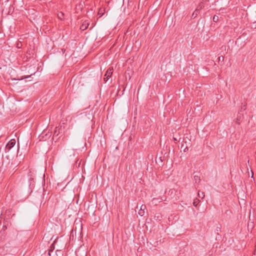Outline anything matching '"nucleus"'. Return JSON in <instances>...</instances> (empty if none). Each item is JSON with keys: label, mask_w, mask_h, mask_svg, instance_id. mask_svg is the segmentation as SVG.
I'll return each instance as SVG.
<instances>
[{"label": "nucleus", "mask_w": 256, "mask_h": 256, "mask_svg": "<svg viewBox=\"0 0 256 256\" xmlns=\"http://www.w3.org/2000/svg\"><path fill=\"white\" fill-rule=\"evenodd\" d=\"M212 20L214 22H218V16L217 15H214Z\"/></svg>", "instance_id": "obj_11"}, {"label": "nucleus", "mask_w": 256, "mask_h": 256, "mask_svg": "<svg viewBox=\"0 0 256 256\" xmlns=\"http://www.w3.org/2000/svg\"><path fill=\"white\" fill-rule=\"evenodd\" d=\"M194 180L196 183H198L200 181V176H194Z\"/></svg>", "instance_id": "obj_10"}, {"label": "nucleus", "mask_w": 256, "mask_h": 256, "mask_svg": "<svg viewBox=\"0 0 256 256\" xmlns=\"http://www.w3.org/2000/svg\"><path fill=\"white\" fill-rule=\"evenodd\" d=\"M22 44L20 42H18L17 43V44H16V47L18 48H22Z\"/></svg>", "instance_id": "obj_16"}, {"label": "nucleus", "mask_w": 256, "mask_h": 256, "mask_svg": "<svg viewBox=\"0 0 256 256\" xmlns=\"http://www.w3.org/2000/svg\"><path fill=\"white\" fill-rule=\"evenodd\" d=\"M200 9H198V8H197L194 11V12L192 13V18H196V16H198V14L200 13Z\"/></svg>", "instance_id": "obj_5"}, {"label": "nucleus", "mask_w": 256, "mask_h": 256, "mask_svg": "<svg viewBox=\"0 0 256 256\" xmlns=\"http://www.w3.org/2000/svg\"><path fill=\"white\" fill-rule=\"evenodd\" d=\"M221 58V56H220V57H219V60H222V58Z\"/></svg>", "instance_id": "obj_20"}, {"label": "nucleus", "mask_w": 256, "mask_h": 256, "mask_svg": "<svg viewBox=\"0 0 256 256\" xmlns=\"http://www.w3.org/2000/svg\"><path fill=\"white\" fill-rule=\"evenodd\" d=\"M146 205L142 204L140 206V209L139 210V211H138V214L140 216H144V210L146 209Z\"/></svg>", "instance_id": "obj_4"}, {"label": "nucleus", "mask_w": 256, "mask_h": 256, "mask_svg": "<svg viewBox=\"0 0 256 256\" xmlns=\"http://www.w3.org/2000/svg\"><path fill=\"white\" fill-rule=\"evenodd\" d=\"M242 116L241 115L240 112H238V114L236 120V122L239 124H240V122L242 120Z\"/></svg>", "instance_id": "obj_6"}, {"label": "nucleus", "mask_w": 256, "mask_h": 256, "mask_svg": "<svg viewBox=\"0 0 256 256\" xmlns=\"http://www.w3.org/2000/svg\"><path fill=\"white\" fill-rule=\"evenodd\" d=\"M74 230H72L70 236V238H72V240L74 239L75 235L74 236Z\"/></svg>", "instance_id": "obj_14"}, {"label": "nucleus", "mask_w": 256, "mask_h": 256, "mask_svg": "<svg viewBox=\"0 0 256 256\" xmlns=\"http://www.w3.org/2000/svg\"><path fill=\"white\" fill-rule=\"evenodd\" d=\"M219 230H220V228H218L216 229V231L218 232Z\"/></svg>", "instance_id": "obj_19"}, {"label": "nucleus", "mask_w": 256, "mask_h": 256, "mask_svg": "<svg viewBox=\"0 0 256 256\" xmlns=\"http://www.w3.org/2000/svg\"><path fill=\"white\" fill-rule=\"evenodd\" d=\"M64 16V14L62 13V12H60V14H58V16L60 18L62 19V17L61 16Z\"/></svg>", "instance_id": "obj_17"}, {"label": "nucleus", "mask_w": 256, "mask_h": 256, "mask_svg": "<svg viewBox=\"0 0 256 256\" xmlns=\"http://www.w3.org/2000/svg\"><path fill=\"white\" fill-rule=\"evenodd\" d=\"M112 69H111V68H108L106 72V74H105L104 75V79L106 80V81L109 79V78H110L112 74Z\"/></svg>", "instance_id": "obj_2"}, {"label": "nucleus", "mask_w": 256, "mask_h": 256, "mask_svg": "<svg viewBox=\"0 0 256 256\" xmlns=\"http://www.w3.org/2000/svg\"><path fill=\"white\" fill-rule=\"evenodd\" d=\"M80 162H79L78 164V166H80Z\"/></svg>", "instance_id": "obj_25"}, {"label": "nucleus", "mask_w": 256, "mask_h": 256, "mask_svg": "<svg viewBox=\"0 0 256 256\" xmlns=\"http://www.w3.org/2000/svg\"><path fill=\"white\" fill-rule=\"evenodd\" d=\"M186 149H188V148H186L184 150V152H186Z\"/></svg>", "instance_id": "obj_24"}, {"label": "nucleus", "mask_w": 256, "mask_h": 256, "mask_svg": "<svg viewBox=\"0 0 256 256\" xmlns=\"http://www.w3.org/2000/svg\"><path fill=\"white\" fill-rule=\"evenodd\" d=\"M16 144V140L14 139L10 140L6 144L5 148L6 152H8Z\"/></svg>", "instance_id": "obj_1"}, {"label": "nucleus", "mask_w": 256, "mask_h": 256, "mask_svg": "<svg viewBox=\"0 0 256 256\" xmlns=\"http://www.w3.org/2000/svg\"><path fill=\"white\" fill-rule=\"evenodd\" d=\"M203 7H204V4L202 2H201L198 8L200 10Z\"/></svg>", "instance_id": "obj_15"}, {"label": "nucleus", "mask_w": 256, "mask_h": 256, "mask_svg": "<svg viewBox=\"0 0 256 256\" xmlns=\"http://www.w3.org/2000/svg\"><path fill=\"white\" fill-rule=\"evenodd\" d=\"M89 24L87 21L83 22L82 24L80 26V29L82 30H86Z\"/></svg>", "instance_id": "obj_3"}, {"label": "nucleus", "mask_w": 256, "mask_h": 256, "mask_svg": "<svg viewBox=\"0 0 256 256\" xmlns=\"http://www.w3.org/2000/svg\"><path fill=\"white\" fill-rule=\"evenodd\" d=\"M60 128H56L55 130H54V135L56 136H58V134H59V133H60Z\"/></svg>", "instance_id": "obj_9"}, {"label": "nucleus", "mask_w": 256, "mask_h": 256, "mask_svg": "<svg viewBox=\"0 0 256 256\" xmlns=\"http://www.w3.org/2000/svg\"><path fill=\"white\" fill-rule=\"evenodd\" d=\"M186 149H188V148H186L184 150V152H186Z\"/></svg>", "instance_id": "obj_23"}, {"label": "nucleus", "mask_w": 256, "mask_h": 256, "mask_svg": "<svg viewBox=\"0 0 256 256\" xmlns=\"http://www.w3.org/2000/svg\"><path fill=\"white\" fill-rule=\"evenodd\" d=\"M174 141H176L177 140V139L175 138H174Z\"/></svg>", "instance_id": "obj_18"}, {"label": "nucleus", "mask_w": 256, "mask_h": 256, "mask_svg": "<svg viewBox=\"0 0 256 256\" xmlns=\"http://www.w3.org/2000/svg\"><path fill=\"white\" fill-rule=\"evenodd\" d=\"M221 58V56H220V57H219V60H222V58Z\"/></svg>", "instance_id": "obj_21"}, {"label": "nucleus", "mask_w": 256, "mask_h": 256, "mask_svg": "<svg viewBox=\"0 0 256 256\" xmlns=\"http://www.w3.org/2000/svg\"><path fill=\"white\" fill-rule=\"evenodd\" d=\"M74 234H75V237H74V241H76V240H80V238H81V236H80V234H81V232H78V236H76V230H74Z\"/></svg>", "instance_id": "obj_7"}, {"label": "nucleus", "mask_w": 256, "mask_h": 256, "mask_svg": "<svg viewBox=\"0 0 256 256\" xmlns=\"http://www.w3.org/2000/svg\"><path fill=\"white\" fill-rule=\"evenodd\" d=\"M198 196L200 198H201L202 199L204 198V192L198 191Z\"/></svg>", "instance_id": "obj_8"}, {"label": "nucleus", "mask_w": 256, "mask_h": 256, "mask_svg": "<svg viewBox=\"0 0 256 256\" xmlns=\"http://www.w3.org/2000/svg\"><path fill=\"white\" fill-rule=\"evenodd\" d=\"M198 204H199V200L198 199L196 198V199L194 200V202H193V205L194 206H196Z\"/></svg>", "instance_id": "obj_12"}, {"label": "nucleus", "mask_w": 256, "mask_h": 256, "mask_svg": "<svg viewBox=\"0 0 256 256\" xmlns=\"http://www.w3.org/2000/svg\"><path fill=\"white\" fill-rule=\"evenodd\" d=\"M246 110V104H242V106H241V109L240 110V112H242V110Z\"/></svg>", "instance_id": "obj_13"}, {"label": "nucleus", "mask_w": 256, "mask_h": 256, "mask_svg": "<svg viewBox=\"0 0 256 256\" xmlns=\"http://www.w3.org/2000/svg\"><path fill=\"white\" fill-rule=\"evenodd\" d=\"M186 149H188V148H186L184 150V152H186Z\"/></svg>", "instance_id": "obj_22"}]
</instances>
